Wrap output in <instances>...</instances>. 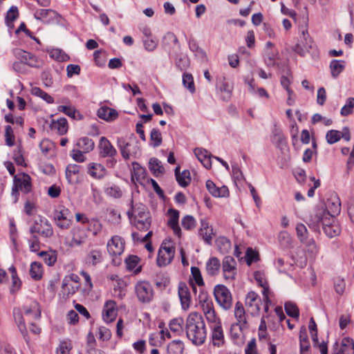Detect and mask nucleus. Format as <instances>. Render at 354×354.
I'll return each instance as SVG.
<instances>
[{
    "mask_svg": "<svg viewBox=\"0 0 354 354\" xmlns=\"http://www.w3.org/2000/svg\"><path fill=\"white\" fill-rule=\"evenodd\" d=\"M186 335L196 345L202 344L206 338V329L202 315L196 312L191 313L186 320Z\"/></svg>",
    "mask_w": 354,
    "mask_h": 354,
    "instance_id": "nucleus-1",
    "label": "nucleus"
},
{
    "mask_svg": "<svg viewBox=\"0 0 354 354\" xmlns=\"http://www.w3.org/2000/svg\"><path fill=\"white\" fill-rule=\"evenodd\" d=\"M331 217L324 207H316L310 213L307 224L315 231L319 232L321 226L323 227L330 223Z\"/></svg>",
    "mask_w": 354,
    "mask_h": 354,
    "instance_id": "nucleus-2",
    "label": "nucleus"
},
{
    "mask_svg": "<svg viewBox=\"0 0 354 354\" xmlns=\"http://www.w3.org/2000/svg\"><path fill=\"white\" fill-rule=\"evenodd\" d=\"M32 189L31 178L29 175L22 173L14 176V185L12 189V196L13 201L17 203L18 201L19 190L27 194Z\"/></svg>",
    "mask_w": 354,
    "mask_h": 354,
    "instance_id": "nucleus-3",
    "label": "nucleus"
},
{
    "mask_svg": "<svg viewBox=\"0 0 354 354\" xmlns=\"http://www.w3.org/2000/svg\"><path fill=\"white\" fill-rule=\"evenodd\" d=\"M315 47L313 39L309 35L308 30L304 29L301 32L298 42L293 48V50L300 56H305Z\"/></svg>",
    "mask_w": 354,
    "mask_h": 354,
    "instance_id": "nucleus-4",
    "label": "nucleus"
},
{
    "mask_svg": "<svg viewBox=\"0 0 354 354\" xmlns=\"http://www.w3.org/2000/svg\"><path fill=\"white\" fill-rule=\"evenodd\" d=\"M223 278L227 281H233L236 279L238 272L236 261L231 256L223 258L221 263Z\"/></svg>",
    "mask_w": 354,
    "mask_h": 354,
    "instance_id": "nucleus-5",
    "label": "nucleus"
},
{
    "mask_svg": "<svg viewBox=\"0 0 354 354\" xmlns=\"http://www.w3.org/2000/svg\"><path fill=\"white\" fill-rule=\"evenodd\" d=\"M135 292L138 301L142 304L149 303L153 298L152 286L147 281L138 282L135 286Z\"/></svg>",
    "mask_w": 354,
    "mask_h": 354,
    "instance_id": "nucleus-6",
    "label": "nucleus"
},
{
    "mask_svg": "<svg viewBox=\"0 0 354 354\" xmlns=\"http://www.w3.org/2000/svg\"><path fill=\"white\" fill-rule=\"evenodd\" d=\"M214 294L218 304L224 309L232 307V298L230 291L224 285H217L214 287Z\"/></svg>",
    "mask_w": 354,
    "mask_h": 354,
    "instance_id": "nucleus-7",
    "label": "nucleus"
},
{
    "mask_svg": "<svg viewBox=\"0 0 354 354\" xmlns=\"http://www.w3.org/2000/svg\"><path fill=\"white\" fill-rule=\"evenodd\" d=\"M80 286V277L75 274H71L63 279L61 292L64 296L68 297L74 295Z\"/></svg>",
    "mask_w": 354,
    "mask_h": 354,
    "instance_id": "nucleus-8",
    "label": "nucleus"
},
{
    "mask_svg": "<svg viewBox=\"0 0 354 354\" xmlns=\"http://www.w3.org/2000/svg\"><path fill=\"white\" fill-rule=\"evenodd\" d=\"M31 234L37 233L45 238L51 237L53 235V229L50 222L44 217L40 216L35 220L32 226L30 228Z\"/></svg>",
    "mask_w": 354,
    "mask_h": 354,
    "instance_id": "nucleus-9",
    "label": "nucleus"
},
{
    "mask_svg": "<svg viewBox=\"0 0 354 354\" xmlns=\"http://www.w3.org/2000/svg\"><path fill=\"white\" fill-rule=\"evenodd\" d=\"M175 254V248L169 243H162L158 254L157 265L159 267L169 265Z\"/></svg>",
    "mask_w": 354,
    "mask_h": 354,
    "instance_id": "nucleus-10",
    "label": "nucleus"
},
{
    "mask_svg": "<svg viewBox=\"0 0 354 354\" xmlns=\"http://www.w3.org/2000/svg\"><path fill=\"white\" fill-rule=\"evenodd\" d=\"M72 218L70 210L64 206H59L55 211L54 218L59 228L68 229L72 223Z\"/></svg>",
    "mask_w": 354,
    "mask_h": 354,
    "instance_id": "nucleus-11",
    "label": "nucleus"
},
{
    "mask_svg": "<svg viewBox=\"0 0 354 354\" xmlns=\"http://www.w3.org/2000/svg\"><path fill=\"white\" fill-rule=\"evenodd\" d=\"M98 149L100 156L102 158L109 157L111 158L109 161L108 165L113 167L116 162L114 157L117 154V151L111 145L110 141L105 137H101L98 145Z\"/></svg>",
    "mask_w": 354,
    "mask_h": 354,
    "instance_id": "nucleus-12",
    "label": "nucleus"
},
{
    "mask_svg": "<svg viewBox=\"0 0 354 354\" xmlns=\"http://www.w3.org/2000/svg\"><path fill=\"white\" fill-rule=\"evenodd\" d=\"M245 305L250 314L257 316L260 313L262 300L254 291H250L245 296Z\"/></svg>",
    "mask_w": 354,
    "mask_h": 354,
    "instance_id": "nucleus-13",
    "label": "nucleus"
},
{
    "mask_svg": "<svg viewBox=\"0 0 354 354\" xmlns=\"http://www.w3.org/2000/svg\"><path fill=\"white\" fill-rule=\"evenodd\" d=\"M107 251L112 257L120 256L125 247V241L118 235L113 236L107 243Z\"/></svg>",
    "mask_w": 354,
    "mask_h": 354,
    "instance_id": "nucleus-14",
    "label": "nucleus"
},
{
    "mask_svg": "<svg viewBox=\"0 0 354 354\" xmlns=\"http://www.w3.org/2000/svg\"><path fill=\"white\" fill-rule=\"evenodd\" d=\"M103 259L104 252L102 248L95 245L89 248L85 258V261L86 264L95 266L102 262Z\"/></svg>",
    "mask_w": 354,
    "mask_h": 354,
    "instance_id": "nucleus-15",
    "label": "nucleus"
},
{
    "mask_svg": "<svg viewBox=\"0 0 354 354\" xmlns=\"http://www.w3.org/2000/svg\"><path fill=\"white\" fill-rule=\"evenodd\" d=\"M333 354H354V343L351 339L344 338L340 342H335Z\"/></svg>",
    "mask_w": 354,
    "mask_h": 354,
    "instance_id": "nucleus-16",
    "label": "nucleus"
},
{
    "mask_svg": "<svg viewBox=\"0 0 354 354\" xmlns=\"http://www.w3.org/2000/svg\"><path fill=\"white\" fill-rule=\"evenodd\" d=\"M210 328L213 345L218 347L223 346L225 342V337L221 323L217 322L215 325H210Z\"/></svg>",
    "mask_w": 354,
    "mask_h": 354,
    "instance_id": "nucleus-17",
    "label": "nucleus"
},
{
    "mask_svg": "<svg viewBox=\"0 0 354 354\" xmlns=\"http://www.w3.org/2000/svg\"><path fill=\"white\" fill-rule=\"evenodd\" d=\"M167 214L169 216L167 225L173 230L174 234L180 238L181 236V229L178 224L179 212L174 209H169Z\"/></svg>",
    "mask_w": 354,
    "mask_h": 354,
    "instance_id": "nucleus-18",
    "label": "nucleus"
},
{
    "mask_svg": "<svg viewBox=\"0 0 354 354\" xmlns=\"http://www.w3.org/2000/svg\"><path fill=\"white\" fill-rule=\"evenodd\" d=\"M178 296L182 308L187 310L190 307L192 298L189 288L185 283L180 282L178 285Z\"/></svg>",
    "mask_w": 354,
    "mask_h": 354,
    "instance_id": "nucleus-19",
    "label": "nucleus"
},
{
    "mask_svg": "<svg viewBox=\"0 0 354 354\" xmlns=\"http://www.w3.org/2000/svg\"><path fill=\"white\" fill-rule=\"evenodd\" d=\"M205 185L209 194L214 197L226 198L230 195L229 189L226 186L218 187L211 180H207Z\"/></svg>",
    "mask_w": 354,
    "mask_h": 354,
    "instance_id": "nucleus-20",
    "label": "nucleus"
},
{
    "mask_svg": "<svg viewBox=\"0 0 354 354\" xmlns=\"http://www.w3.org/2000/svg\"><path fill=\"white\" fill-rule=\"evenodd\" d=\"M117 308L116 304L113 300L107 301L103 309V319L107 322L110 323L115 320L117 316Z\"/></svg>",
    "mask_w": 354,
    "mask_h": 354,
    "instance_id": "nucleus-21",
    "label": "nucleus"
},
{
    "mask_svg": "<svg viewBox=\"0 0 354 354\" xmlns=\"http://www.w3.org/2000/svg\"><path fill=\"white\" fill-rule=\"evenodd\" d=\"M326 211L329 216L335 218L341 211V203L338 197L336 196H331L327 199L326 203Z\"/></svg>",
    "mask_w": 354,
    "mask_h": 354,
    "instance_id": "nucleus-22",
    "label": "nucleus"
},
{
    "mask_svg": "<svg viewBox=\"0 0 354 354\" xmlns=\"http://www.w3.org/2000/svg\"><path fill=\"white\" fill-rule=\"evenodd\" d=\"M198 300L204 315L214 310L213 302L206 292L200 289Z\"/></svg>",
    "mask_w": 354,
    "mask_h": 354,
    "instance_id": "nucleus-23",
    "label": "nucleus"
},
{
    "mask_svg": "<svg viewBox=\"0 0 354 354\" xmlns=\"http://www.w3.org/2000/svg\"><path fill=\"white\" fill-rule=\"evenodd\" d=\"M16 54L18 58L20 59L21 62L24 64H27L31 67L39 66V62L37 58L30 53L22 50H17Z\"/></svg>",
    "mask_w": 354,
    "mask_h": 354,
    "instance_id": "nucleus-24",
    "label": "nucleus"
},
{
    "mask_svg": "<svg viewBox=\"0 0 354 354\" xmlns=\"http://www.w3.org/2000/svg\"><path fill=\"white\" fill-rule=\"evenodd\" d=\"M72 239L70 243V245L80 246L84 244L87 239L86 232L84 229L80 227H75L72 230Z\"/></svg>",
    "mask_w": 354,
    "mask_h": 354,
    "instance_id": "nucleus-25",
    "label": "nucleus"
},
{
    "mask_svg": "<svg viewBox=\"0 0 354 354\" xmlns=\"http://www.w3.org/2000/svg\"><path fill=\"white\" fill-rule=\"evenodd\" d=\"M97 115L100 119L106 122H111L118 118V113L116 110L104 106L97 110Z\"/></svg>",
    "mask_w": 354,
    "mask_h": 354,
    "instance_id": "nucleus-26",
    "label": "nucleus"
},
{
    "mask_svg": "<svg viewBox=\"0 0 354 354\" xmlns=\"http://www.w3.org/2000/svg\"><path fill=\"white\" fill-rule=\"evenodd\" d=\"M234 316L237 321L236 324L239 326V328L242 330L243 328H245L247 324L245 311L243 304L239 301L235 304Z\"/></svg>",
    "mask_w": 354,
    "mask_h": 354,
    "instance_id": "nucleus-27",
    "label": "nucleus"
},
{
    "mask_svg": "<svg viewBox=\"0 0 354 354\" xmlns=\"http://www.w3.org/2000/svg\"><path fill=\"white\" fill-rule=\"evenodd\" d=\"M322 228L326 235L330 238L337 236L341 232V228L337 221L333 216L330 219V223H328V225H324Z\"/></svg>",
    "mask_w": 354,
    "mask_h": 354,
    "instance_id": "nucleus-28",
    "label": "nucleus"
},
{
    "mask_svg": "<svg viewBox=\"0 0 354 354\" xmlns=\"http://www.w3.org/2000/svg\"><path fill=\"white\" fill-rule=\"evenodd\" d=\"M194 154L198 160L206 168L209 169L212 167L211 154L205 149L202 148H196L194 149Z\"/></svg>",
    "mask_w": 354,
    "mask_h": 354,
    "instance_id": "nucleus-29",
    "label": "nucleus"
},
{
    "mask_svg": "<svg viewBox=\"0 0 354 354\" xmlns=\"http://www.w3.org/2000/svg\"><path fill=\"white\" fill-rule=\"evenodd\" d=\"M106 172L104 167L100 163L91 162L88 165V173L94 178H103L106 175Z\"/></svg>",
    "mask_w": 354,
    "mask_h": 354,
    "instance_id": "nucleus-30",
    "label": "nucleus"
},
{
    "mask_svg": "<svg viewBox=\"0 0 354 354\" xmlns=\"http://www.w3.org/2000/svg\"><path fill=\"white\" fill-rule=\"evenodd\" d=\"M221 268V263L218 258L212 257L206 262L205 270L207 274L211 277L218 274Z\"/></svg>",
    "mask_w": 354,
    "mask_h": 354,
    "instance_id": "nucleus-31",
    "label": "nucleus"
},
{
    "mask_svg": "<svg viewBox=\"0 0 354 354\" xmlns=\"http://www.w3.org/2000/svg\"><path fill=\"white\" fill-rule=\"evenodd\" d=\"M136 227L140 231L148 230L151 226V218L149 214L147 216H136L131 219Z\"/></svg>",
    "mask_w": 354,
    "mask_h": 354,
    "instance_id": "nucleus-32",
    "label": "nucleus"
},
{
    "mask_svg": "<svg viewBox=\"0 0 354 354\" xmlns=\"http://www.w3.org/2000/svg\"><path fill=\"white\" fill-rule=\"evenodd\" d=\"M147 214H149L147 211V208L145 205L142 204L136 205L134 206L133 205V200H131V209L127 212L128 217L131 220L132 218L136 216H147Z\"/></svg>",
    "mask_w": 354,
    "mask_h": 354,
    "instance_id": "nucleus-33",
    "label": "nucleus"
},
{
    "mask_svg": "<svg viewBox=\"0 0 354 354\" xmlns=\"http://www.w3.org/2000/svg\"><path fill=\"white\" fill-rule=\"evenodd\" d=\"M199 235L202 237L205 243L207 244H211L214 235L213 229L206 221H201V225L199 230Z\"/></svg>",
    "mask_w": 354,
    "mask_h": 354,
    "instance_id": "nucleus-34",
    "label": "nucleus"
},
{
    "mask_svg": "<svg viewBox=\"0 0 354 354\" xmlns=\"http://www.w3.org/2000/svg\"><path fill=\"white\" fill-rule=\"evenodd\" d=\"M80 167L73 164L67 166L66 169V177L70 183H76L79 181V173Z\"/></svg>",
    "mask_w": 354,
    "mask_h": 354,
    "instance_id": "nucleus-35",
    "label": "nucleus"
},
{
    "mask_svg": "<svg viewBox=\"0 0 354 354\" xmlns=\"http://www.w3.org/2000/svg\"><path fill=\"white\" fill-rule=\"evenodd\" d=\"M175 176L178 184L183 187H187L191 182L190 173L188 170H184L180 172V167H177L175 169Z\"/></svg>",
    "mask_w": 354,
    "mask_h": 354,
    "instance_id": "nucleus-36",
    "label": "nucleus"
},
{
    "mask_svg": "<svg viewBox=\"0 0 354 354\" xmlns=\"http://www.w3.org/2000/svg\"><path fill=\"white\" fill-rule=\"evenodd\" d=\"M189 48L192 50L196 57L201 62H207V56L203 49L198 46L197 42L194 39L189 41Z\"/></svg>",
    "mask_w": 354,
    "mask_h": 354,
    "instance_id": "nucleus-37",
    "label": "nucleus"
},
{
    "mask_svg": "<svg viewBox=\"0 0 354 354\" xmlns=\"http://www.w3.org/2000/svg\"><path fill=\"white\" fill-rule=\"evenodd\" d=\"M53 130L57 131L59 135H64L68 131V122L66 118H61L57 120H53L50 124Z\"/></svg>",
    "mask_w": 354,
    "mask_h": 354,
    "instance_id": "nucleus-38",
    "label": "nucleus"
},
{
    "mask_svg": "<svg viewBox=\"0 0 354 354\" xmlns=\"http://www.w3.org/2000/svg\"><path fill=\"white\" fill-rule=\"evenodd\" d=\"M24 313L26 316H30L37 319L40 317L41 310L39 304L37 301H32L29 306L24 307Z\"/></svg>",
    "mask_w": 354,
    "mask_h": 354,
    "instance_id": "nucleus-39",
    "label": "nucleus"
},
{
    "mask_svg": "<svg viewBox=\"0 0 354 354\" xmlns=\"http://www.w3.org/2000/svg\"><path fill=\"white\" fill-rule=\"evenodd\" d=\"M149 168L153 174L156 176L163 175L165 169L161 162L156 158L150 159L149 162Z\"/></svg>",
    "mask_w": 354,
    "mask_h": 354,
    "instance_id": "nucleus-40",
    "label": "nucleus"
},
{
    "mask_svg": "<svg viewBox=\"0 0 354 354\" xmlns=\"http://www.w3.org/2000/svg\"><path fill=\"white\" fill-rule=\"evenodd\" d=\"M345 62L344 60H333L330 64L331 75L336 78L344 69Z\"/></svg>",
    "mask_w": 354,
    "mask_h": 354,
    "instance_id": "nucleus-41",
    "label": "nucleus"
},
{
    "mask_svg": "<svg viewBox=\"0 0 354 354\" xmlns=\"http://www.w3.org/2000/svg\"><path fill=\"white\" fill-rule=\"evenodd\" d=\"M145 176V169L142 167L138 163H133V171L131 172L132 180L136 182H140L144 179Z\"/></svg>",
    "mask_w": 354,
    "mask_h": 354,
    "instance_id": "nucleus-42",
    "label": "nucleus"
},
{
    "mask_svg": "<svg viewBox=\"0 0 354 354\" xmlns=\"http://www.w3.org/2000/svg\"><path fill=\"white\" fill-rule=\"evenodd\" d=\"M77 145L79 149H82L84 153H88L94 149L95 143L93 140L87 137H84L78 140Z\"/></svg>",
    "mask_w": 354,
    "mask_h": 354,
    "instance_id": "nucleus-43",
    "label": "nucleus"
},
{
    "mask_svg": "<svg viewBox=\"0 0 354 354\" xmlns=\"http://www.w3.org/2000/svg\"><path fill=\"white\" fill-rule=\"evenodd\" d=\"M189 281L190 283H194V282L200 287H202L204 285V281L198 268L194 266L191 268V277Z\"/></svg>",
    "mask_w": 354,
    "mask_h": 354,
    "instance_id": "nucleus-44",
    "label": "nucleus"
},
{
    "mask_svg": "<svg viewBox=\"0 0 354 354\" xmlns=\"http://www.w3.org/2000/svg\"><path fill=\"white\" fill-rule=\"evenodd\" d=\"M42 267L41 264L38 262H32L30 265V275L32 279L39 280L42 277Z\"/></svg>",
    "mask_w": 354,
    "mask_h": 354,
    "instance_id": "nucleus-45",
    "label": "nucleus"
},
{
    "mask_svg": "<svg viewBox=\"0 0 354 354\" xmlns=\"http://www.w3.org/2000/svg\"><path fill=\"white\" fill-rule=\"evenodd\" d=\"M19 17V10L17 6H11L7 12L6 17V21L7 26L9 27L13 26V21H15Z\"/></svg>",
    "mask_w": 354,
    "mask_h": 354,
    "instance_id": "nucleus-46",
    "label": "nucleus"
},
{
    "mask_svg": "<svg viewBox=\"0 0 354 354\" xmlns=\"http://www.w3.org/2000/svg\"><path fill=\"white\" fill-rule=\"evenodd\" d=\"M31 93L32 95L41 97L48 104L54 102L53 97L39 87H33L31 90Z\"/></svg>",
    "mask_w": 354,
    "mask_h": 354,
    "instance_id": "nucleus-47",
    "label": "nucleus"
},
{
    "mask_svg": "<svg viewBox=\"0 0 354 354\" xmlns=\"http://www.w3.org/2000/svg\"><path fill=\"white\" fill-rule=\"evenodd\" d=\"M218 249L222 253H227L231 249V242L225 237H220L216 240Z\"/></svg>",
    "mask_w": 354,
    "mask_h": 354,
    "instance_id": "nucleus-48",
    "label": "nucleus"
},
{
    "mask_svg": "<svg viewBox=\"0 0 354 354\" xmlns=\"http://www.w3.org/2000/svg\"><path fill=\"white\" fill-rule=\"evenodd\" d=\"M183 86L192 93L196 91L193 76L189 73H184L183 75Z\"/></svg>",
    "mask_w": 354,
    "mask_h": 354,
    "instance_id": "nucleus-49",
    "label": "nucleus"
},
{
    "mask_svg": "<svg viewBox=\"0 0 354 354\" xmlns=\"http://www.w3.org/2000/svg\"><path fill=\"white\" fill-rule=\"evenodd\" d=\"M14 317L15 320L18 326V328L21 333L25 336L26 334V327L25 326L24 320L22 317V314L19 310H14Z\"/></svg>",
    "mask_w": 354,
    "mask_h": 354,
    "instance_id": "nucleus-50",
    "label": "nucleus"
},
{
    "mask_svg": "<svg viewBox=\"0 0 354 354\" xmlns=\"http://www.w3.org/2000/svg\"><path fill=\"white\" fill-rule=\"evenodd\" d=\"M183 345L180 341H173L167 346V354H182Z\"/></svg>",
    "mask_w": 354,
    "mask_h": 354,
    "instance_id": "nucleus-51",
    "label": "nucleus"
},
{
    "mask_svg": "<svg viewBox=\"0 0 354 354\" xmlns=\"http://www.w3.org/2000/svg\"><path fill=\"white\" fill-rule=\"evenodd\" d=\"M284 308L288 315L293 318L299 317V312L295 304L291 301H288L285 304Z\"/></svg>",
    "mask_w": 354,
    "mask_h": 354,
    "instance_id": "nucleus-52",
    "label": "nucleus"
},
{
    "mask_svg": "<svg viewBox=\"0 0 354 354\" xmlns=\"http://www.w3.org/2000/svg\"><path fill=\"white\" fill-rule=\"evenodd\" d=\"M150 140L152 142L153 147H157L162 144V135L158 129H152L150 133Z\"/></svg>",
    "mask_w": 354,
    "mask_h": 354,
    "instance_id": "nucleus-53",
    "label": "nucleus"
},
{
    "mask_svg": "<svg viewBox=\"0 0 354 354\" xmlns=\"http://www.w3.org/2000/svg\"><path fill=\"white\" fill-rule=\"evenodd\" d=\"M50 57L58 62H65L68 57L64 52L59 48H53L49 52Z\"/></svg>",
    "mask_w": 354,
    "mask_h": 354,
    "instance_id": "nucleus-54",
    "label": "nucleus"
},
{
    "mask_svg": "<svg viewBox=\"0 0 354 354\" xmlns=\"http://www.w3.org/2000/svg\"><path fill=\"white\" fill-rule=\"evenodd\" d=\"M53 15H56V12L51 9H38L35 12L34 17L37 20H44Z\"/></svg>",
    "mask_w": 354,
    "mask_h": 354,
    "instance_id": "nucleus-55",
    "label": "nucleus"
},
{
    "mask_svg": "<svg viewBox=\"0 0 354 354\" xmlns=\"http://www.w3.org/2000/svg\"><path fill=\"white\" fill-rule=\"evenodd\" d=\"M354 108V97H348L345 105L342 108L340 113L343 116H347L353 113Z\"/></svg>",
    "mask_w": 354,
    "mask_h": 354,
    "instance_id": "nucleus-56",
    "label": "nucleus"
},
{
    "mask_svg": "<svg viewBox=\"0 0 354 354\" xmlns=\"http://www.w3.org/2000/svg\"><path fill=\"white\" fill-rule=\"evenodd\" d=\"M38 254L40 257L43 258L44 262L48 266H53L57 260L56 254L50 252L42 251L39 252Z\"/></svg>",
    "mask_w": 354,
    "mask_h": 354,
    "instance_id": "nucleus-57",
    "label": "nucleus"
},
{
    "mask_svg": "<svg viewBox=\"0 0 354 354\" xmlns=\"http://www.w3.org/2000/svg\"><path fill=\"white\" fill-rule=\"evenodd\" d=\"M181 225L184 229L190 230L195 227L196 220L192 216L187 215L182 218Z\"/></svg>",
    "mask_w": 354,
    "mask_h": 354,
    "instance_id": "nucleus-58",
    "label": "nucleus"
},
{
    "mask_svg": "<svg viewBox=\"0 0 354 354\" xmlns=\"http://www.w3.org/2000/svg\"><path fill=\"white\" fill-rule=\"evenodd\" d=\"M340 131L337 130H330L326 133V139L327 142L333 145L340 140Z\"/></svg>",
    "mask_w": 354,
    "mask_h": 354,
    "instance_id": "nucleus-59",
    "label": "nucleus"
},
{
    "mask_svg": "<svg viewBox=\"0 0 354 354\" xmlns=\"http://www.w3.org/2000/svg\"><path fill=\"white\" fill-rule=\"evenodd\" d=\"M183 320L182 318H175L169 323V328L174 333H180L183 331Z\"/></svg>",
    "mask_w": 354,
    "mask_h": 354,
    "instance_id": "nucleus-60",
    "label": "nucleus"
},
{
    "mask_svg": "<svg viewBox=\"0 0 354 354\" xmlns=\"http://www.w3.org/2000/svg\"><path fill=\"white\" fill-rule=\"evenodd\" d=\"M297 235L299 241H305L308 236V230L303 223H298L296 227Z\"/></svg>",
    "mask_w": 354,
    "mask_h": 354,
    "instance_id": "nucleus-61",
    "label": "nucleus"
},
{
    "mask_svg": "<svg viewBox=\"0 0 354 354\" xmlns=\"http://www.w3.org/2000/svg\"><path fill=\"white\" fill-rule=\"evenodd\" d=\"M143 43H144L145 48L147 51H149V52L153 51L157 48V46H158L157 39L152 37L145 38L143 40Z\"/></svg>",
    "mask_w": 354,
    "mask_h": 354,
    "instance_id": "nucleus-62",
    "label": "nucleus"
},
{
    "mask_svg": "<svg viewBox=\"0 0 354 354\" xmlns=\"http://www.w3.org/2000/svg\"><path fill=\"white\" fill-rule=\"evenodd\" d=\"M57 110L60 112H63L64 114L73 119L76 118V115L78 113L76 109L73 106H71L61 105L58 106Z\"/></svg>",
    "mask_w": 354,
    "mask_h": 354,
    "instance_id": "nucleus-63",
    "label": "nucleus"
},
{
    "mask_svg": "<svg viewBox=\"0 0 354 354\" xmlns=\"http://www.w3.org/2000/svg\"><path fill=\"white\" fill-rule=\"evenodd\" d=\"M278 59V53L274 52H266L265 57V63L268 66H274L277 64Z\"/></svg>",
    "mask_w": 354,
    "mask_h": 354,
    "instance_id": "nucleus-64",
    "label": "nucleus"
}]
</instances>
